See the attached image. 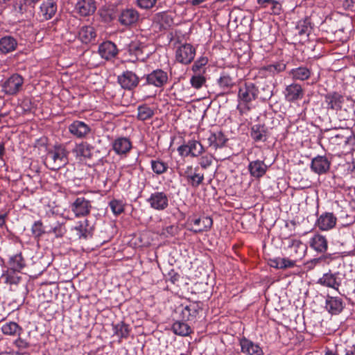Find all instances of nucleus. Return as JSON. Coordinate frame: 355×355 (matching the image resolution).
Returning <instances> with one entry per match:
<instances>
[{
    "mask_svg": "<svg viewBox=\"0 0 355 355\" xmlns=\"http://www.w3.org/2000/svg\"><path fill=\"white\" fill-rule=\"evenodd\" d=\"M74 230L76 231V234L80 239L87 237V230L83 227V224H80L79 225L76 226L74 227Z\"/></svg>",
    "mask_w": 355,
    "mask_h": 355,
    "instance_id": "nucleus-58",
    "label": "nucleus"
},
{
    "mask_svg": "<svg viewBox=\"0 0 355 355\" xmlns=\"http://www.w3.org/2000/svg\"><path fill=\"white\" fill-rule=\"evenodd\" d=\"M91 208V202L85 197H78L71 205V209L76 217L88 215Z\"/></svg>",
    "mask_w": 355,
    "mask_h": 355,
    "instance_id": "nucleus-10",
    "label": "nucleus"
},
{
    "mask_svg": "<svg viewBox=\"0 0 355 355\" xmlns=\"http://www.w3.org/2000/svg\"><path fill=\"white\" fill-rule=\"evenodd\" d=\"M24 83V78L20 75H12L2 84V91L8 95H15L18 93Z\"/></svg>",
    "mask_w": 355,
    "mask_h": 355,
    "instance_id": "nucleus-5",
    "label": "nucleus"
},
{
    "mask_svg": "<svg viewBox=\"0 0 355 355\" xmlns=\"http://www.w3.org/2000/svg\"><path fill=\"white\" fill-rule=\"evenodd\" d=\"M216 149L218 148H222L225 145V143L227 141V139L225 138V135L222 132H216Z\"/></svg>",
    "mask_w": 355,
    "mask_h": 355,
    "instance_id": "nucleus-56",
    "label": "nucleus"
},
{
    "mask_svg": "<svg viewBox=\"0 0 355 355\" xmlns=\"http://www.w3.org/2000/svg\"><path fill=\"white\" fill-rule=\"evenodd\" d=\"M241 347V352L248 355H263V352L262 349L257 345L254 344L251 340L243 338L240 340Z\"/></svg>",
    "mask_w": 355,
    "mask_h": 355,
    "instance_id": "nucleus-23",
    "label": "nucleus"
},
{
    "mask_svg": "<svg viewBox=\"0 0 355 355\" xmlns=\"http://www.w3.org/2000/svg\"><path fill=\"white\" fill-rule=\"evenodd\" d=\"M114 152L118 155H124L128 153L132 148V143L126 137H119L112 144Z\"/></svg>",
    "mask_w": 355,
    "mask_h": 355,
    "instance_id": "nucleus-25",
    "label": "nucleus"
},
{
    "mask_svg": "<svg viewBox=\"0 0 355 355\" xmlns=\"http://www.w3.org/2000/svg\"><path fill=\"white\" fill-rule=\"evenodd\" d=\"M304 96V91L300 85L292 83L288 85L285 89L286 99L289 102H294L302 99Z\"/></svg>",
    "mask_w": 355,
    "mask_h": 355,
    "instance_id": "nucleus-20",
    "label": "nucleus"
},
{
    "mask_svg": "<svg viewBox=\"0 0 355 355\" xmlns=\"http://www.w3.org/2000/svg\"><path fill=\"white\" fill-rule=\"evenodd\" d=\"M176 311L180 313V317L182 321H190L191 320L187 306H184L183 305H181L180 306L177 308Z\"/></svg>",
    "mask_w": 355,
    "mask_h": 355,
    "instance_id": "nucleus-55",
    "label": "nucleus"
},
{
    "mask_svg": "<svg viewBox=\"0 0 355 355\" xmlns=\"http://www.w3.org/2000/svg\"><path fill=\"white\" fill-rule=\"evenodd\" d=\"M68 153L61 145L54 146L46 155L44 163L52 171H57L64 166L68 162Z\"/></svg>",
    "mask_w": 355,
    "mask_h": 355,
    "instance_id": "nucleus-1",
    "label": "nucleus"
},
{
    "mask_svg": "<svg viewBox=\"0 0 355 355\" xmlns=\"http://www.w3.org/2000/svg\"><path fill=\"white\" fill-rule=\"evenodd\" d=\"M1 331L5 335L15 336L19 335L22 331V329L18 325L17 323L10 322L2 325Z\"/></svg>",
    "mask_w": 355,
    "mask_h": 355,
    "instance_id": "nucleus-38",
    "label": "nucleus"
},
{
    "mask_svg": "<svg viewBox=\"0 0 355 355\" xmlns=\"http://www.w3.org/2000/svg\"><path fill=\"white\" fill-rule=\"evenodd\" d=\"M353 135L352 131L349 128H342L338 133L332 134L329 140L334 145H346L349 142Z\"/></svg>",
    "mask_w": 355,
    "mask_h": 355,
    "instance_id": "nucleus-21",
    "label": "nucleus"
},
{
    "mask_svg": "<svg viewBox=\"0 0 355 355\" xmlns=\"http://www.w3.org/2000/svg\"><path fill=\"white\" fill-rule=\"evenodd\" d=\"M311 25V19L306 17L304 19L298 21L295 30L299 35H308L312 28Z\"/></svg>",
    "mask_w": 355,
    "mask_h": 355,
    "instance_id": "nucleus-39",
    "label": "nucleus"
},
{
    "mask_svg": "<svg viewBox=\"0 0 355 355\" xmlns=\"http://www.w3.org/2000/svg\"><path fill=\"white\" fill-rule=\"evenodd\" d=\"M344 96L336 92H329L324 97V102L328 110H340L344 103Z\"/></svg>",
    "mask_w": 355,
    "mask_h": 355,
    "instance_id": "nucleus-13",
    "label": "nucleus"
},
{
    "mask_svg": "<svg viewBox=\"0 0 355 355\" xmlns=\"http://www.w3.org/2000/svg\"><path fill=\"white\" fill-rule=\"evenodd\" d=\"M147 202L153 209L159 211L164 210L168 206V196L163 191L153 193L148 198Z\"/></svg>",
    "mask_w": 355,
    "mask_h": 355,
    "instance_id": "nucleus-11",
    "label": "nucleus"
},
{
    "mask_svg": "<svg viewBox=\"0 0 355 355\" xmlns=\"http://www.w3.org/2000/svg\"><path fill=\"white\" fill-rule=\"evenodd\" d=\"M214 157L211 154H206L202 155L198 161L199 166L202 169H207L209 168L213 163Z\"/></svg>",
    "mask_w": 355,
    "mask_h": 355,
    "instance_id": "nucleus-50",
    "label": "nucleus"
},
{
    "mask_svg": "<svg viewBox=\"0 0 355 355\" xmlns=\"http://www.w3.org/2000/svg\"><path fill=\"white\" fill-rule=\"evenodd\" d=\"M180 175L183 177L187 184L192 188H198L202 184L205 180L204 173L200 172V166H187L182 171L179 172Z\"/></svg>",
    "mask_w": 355,
    "mask_h": 355,
    "instance_id": "nucleus-4",
    "label": "nucleus"
},
{
    "mask_svg": "<svg viewBox=\"0 0 355 355\" xmlns=\"http://www.w3.org/2000/svg\"><path fill=\"white\" fill-rule=\"evenodd\" d=\"M93 146L87 142H81L77 144L73 149V152L77 156H81L86 158H90L92 157V150Z\"/></svg>",
    "mask_w": 355,
    "mask_h": 355,
    "instance_id": "nucleus-36",
    "label": "nucleus"
},
{
    "mask_svg": "<svg viewBox=\"0 0 355 355\" xmlns=\"http://www.w3.org/2000/svg\"><path fill=\"white\" fill-rule=\"evenodd\" d=\"M157 0H137V3L139 7L143 9L152 8L156 3Z\"/></svg>",
    "mask_w": 355,
    "mask_h": 355,
    "instance_id": "nucleus-54",
    "label": "nucleus"
},
{
    "mask_svg": "<svg viewBox=\"0 0 355 355\" xmlns=\"http://www.w3.org/2000/svg\"><path fill=\"white\" fill-rule=\"evenodd\" d=\"M98 53L103 58L110 60L118 54V49L114 42L106 41L100 44Z\"/></svg>",
    "mask_w": 355,
    "mask_h": 355,
    "instance_id": "nucleus-19",
    "label": "nucleus"
},
{
    "mask_svg": "<svg viewBox=\"0 0 355 355\" xmlns=\"http://www.w3.org/2000/svg\"><path fill=\"white\" fill-rule=\"evenodd\" d=\"M126 49L132 58L142 62L146 60L153 53L147 44L138 40H132L128 44Z\"/></svg>",
    "mask_w": 355,
    "mask_h": 355,
    "instance_id": "nucleus-2",
    "label": "nucleus"
},
{
    "mask_svg": "<svg viewBox=\"0 0 355 355\" xmlns=\"http://www.w3.org/2000/svg\"><path fill=\"white\" fill-rule=\"evenodd\" d=\"M196 49L190 44H184L176 50V60L184 64L191 63L194 59Z\"/></svg>",
    "mask_w": 355,
    "mask_h": 355,
    "instance_id": "nucleus-6",
    "label": "nucleus"
},
{
    "mask_svg": "<svg viewBox=\"0 0 355 355\" xmlns=\"http://www.w3.org/2000/svg\"><path fill=\"white\" fill-rule=\"evenodd\" d=\"M219 86L223 89L229 90L235 85L233 78L228 74H223L218 80Z\"/></svg>",
    "mask_w": 355,
    "mask_h": 355,
    "instance_id": "nucleus-46",
    "label": "nucleus"
},
{
    "mask_svg": "<svg viewBox=\"0 0 355 355\" xmlns=\"http://www.w3.org/2000/svg\"><path fill=\"white\" fill-rule=\"evenodd\" d=\"M118 82L123 88L132 89L137 86L139 78L132 71H126L118 76Z\"/></svg>",
    "mask_w": 355,
    "mask_h": 355,
    "instance_id": "nucleus-15",
    "label": "nucleus"
},
{
    "mask_svg": "<svg viewBox=\"0 0 355 355\" xmlns=\"http://www.w3.org/2000/svg\"><path fill=\"white\" fill-rule=\"evenodd\" d=\"M331 166V161L326 156L318 155L311 160V170L318 174L327 173Z\"/></svg>",
    "mask_w": 355,
    "mask_h": 355,
    "instance_id": "nucleus-12",
    "label": "nucleus"
},
{
    "mask_svg": "<svg viewBox=\"0 0 355 355\" xmlns=\"http://www.w3.org/2000/svg\"><path fill=\"white\" fill-rule=\"evenodd\" d=\"M78 37L83 43H90L94 41L96 37L95 28L91 26H83L79 31Z\"/></svg>",
    "mask_w": 355,
    "mask_h": 355,
    "instance_id": "nucleus-30",
    "label": "nucleus"
},
{
    "mask_svg": "<svg viewBox=\"0 0 355 355\" xmlns=\"http://www.w3.org/2000/svg\"><path fill=\"white\" fill-rule=\"evenodd\" d=\"M187 308L189 311L191 320H195L198 315L199 311L202 310V307L198 302H191L189 305H187Z\"/></svg>",
    "mask_w": 355,
    "mask_h": 355,
    "instance_id": "nucleus-48",
    "label": "nucleus"
},
{
    "mask_svg": "<svg viewBox=\"0 0 355 355\" xmlns=\"http://www.w3.org/2000/svg\"><path fill=\"white\" fill-rule=\"evenodd\" d=\"M42 15L46 20L51 19L57 11V4L54 0H46L40 6Z\"/></svg>",
    "mask_w": 355,
    "mask_h": 355,
    "instance_id": "nucleus-29",
    "label": "nucleus"
},
{
    "mask_svg": "<svg viewBox=\"0 0 355 355\" xmlns=\"http://www.w3.org/2000/svg\"><path fill=\"white\" fill-rule=\"evenodd\" d=\"M283 258H276L270 260V266L272 267L280 269V266H282Z\"/></svg>",
    "mask_w": 355,
    "mask_h": 355,
    "instance_id": "nucleus-61",
    "label": "nucleus"
},
{
    "mask_svg": "<svg viewBox=\"0 0 355 355\" xmlns=\"http://www.w3.org/2000/svg\"><path fill=\"white\" fill-rule=\"evenodd\" d=\"M31 232L35 239H39L44 234L46 233V231L43 227L42 221L37 220L32 225Z\"/></svg>",
    "mask_w": 355,
    "mask_h": 355,
    "instance_id": "nucleus-47",
    "label": "nucleus"
},
{
    "mask_svg": "<svg viewBox=\"0 0 355 355\" xmlns=\"http://www.w3.org/2000/svg\"><path fill=\"white\" fill-rule=\"evenodd\" d=\"M287 250L290 258L297 262V261L302 259L305 256L307 250V246L300 240L293 239L288 245Z\"/></svg>",
    "mask_w": 355,
    "mask_h": 355,
    "instance_id": "nucleus-7",
    "label": "nucleus"
},
{
    "mask_svg": "<svg viewBox=\"0 0 355 355\" xmlns=\"http://www.w3.org/2000/svg\"><path fill=\"white\" fill-rule=\"evenodd\" d=\"M39 1L40 0H24V2L25 5L32 6L35 4Z\"/></svg>",
    "mask_w": 355,
    "mask_h": 355,
    "instance_id": "nucleus-63",
    "label": "nucleus"
},
{
    "mask_svg": "<svg viewBox=\"0 0 355 355\" xmlns=\"http://www.w3.org/2000/svg\"><path fill=\"white\" fill-rule=\"evenodd\" d=\"M188 146V153H190V155L193 157L199 156L205 151L203 146L196 140H189Z\"/></svg>",
    "mask_w": 355,
    "mask_h": 355,
    "instance_id": "nucleus-40",
    "label": "nucleus"
},
{
    "mask_svg": "<svg viewBox=\"0 0 355 355\" xmlns=\"http://www.w3.org/2000/svg\"><path fill=\"white\" fill-rule=\"evenodd\" d=\"M250 135L255 141H265L268 137L267 128L264 125H254L251 128Z\"/></svg>",
    "mask_w": 355,
    "mask_h": 355,
    "instance_id": "nucleus-33",
    "label": "nucleus"
},
{
    "mask_svg": "<svg viewBox=\"0 0 355 355\" xmlns=\"http://www.w3.org/2000/svg\"><path fill=\"white\" fill-rule=\"evenodd\" d=\"M268 169V166L264 163V161L254 160L250 162L248 165V170L250 175L255 178H260L263 177Z\"/></svg>",
    "mask_w": 355,
    "mask_h": 355,
    "instance_id": "nucleus-24",
    "label": "nucleus"
},
{
    "mask_svg": "<svg viewBox=\"0 0 355 355\" xmlns=\"http://www.w3.org/2000/svg\"><path fill=\"white\" fill-rule=\"evenodd\" d=\"M310 246L314 250L320 253H324L328 249L327 239L320 234L314 235L310 240Z\"/></svg>",
    "mask_w": 355,
    "mask_h": 355,
    "instance_id": "nucleus-27",
    "label": "nucleus"
},
{
    "mask_svg": "<svg viewBox=\"0 0 355 355\" xmlns=\"http://www.w3.org/2000/svg\"><path fill=\"white\" fill-rule=\"evenodd\" d=\"M263 70L268 71L271 75L274 76L286 69V64L283 62H277L272 64L264 67Z\"/></svg>",
    "mask_w": 355,
    "mask_h": 355,
    "instance_id": "nucleus-45",
    "label": "nucleus"
},
{
    "mask_svg": "<svg viewBox=\"0 0 355 355\" xmlns=\"http://www.w3.org/2000/svg\"><path fill=\"white\" fill-rule=\"evenodd\" d=\"M139 17V12L133 8H127L121 10L118 21L124 26H129L135 24Z\"/></svg>",
    "mask_w": 355,
    "mask_h": 355,
    "instance_id": "nucleus-14",
    "label": "nucleus"
},
{
    "mask_svg": "<svg viewBox=\"0 0 355 355\" xmlns=\"http://www.w3.org/2000/svg\"><path fill=\"white\" fill-rule=\"evenodd\" d=\"M172 330L176 335L181 336H187L191 333V327L184 321H175L173 326Z\"/></svg>",
    "mask_w": 355,
    "mask_h": 355,
    "instance_id": "nucleus-35",
    "label": "nucleus"
},
{
    "mask_svg": "<svg viewBox=\"0 0 355 355\" xmlns=\"http://www.w3.org/2000/svg\"><path fill=\"white\" fill-rule=\"evenodd\" d=\"M115 334L120 338H127L130 334V329L128 324L121 322L114 326Z\"/></svg>",
    "mask_w": 355,
    "mask_h": 355,
    "instance_id": "nucleus-42",
    "label": "nucleus"
},
{
    "mask_svg": "<svg viewBox=\"0 0 355 355\" xmlns=\"http://www.w3.org/2000/svg\"><path fill=\"white\" fill-rule=\"evenodd\" d=\"M318 283L322 286L332 288L338 291L340 284L337 282L336 275L331 272L325 273L320 277Z\"/></svg>",
    "mask_w": 355,
    "mask_h": 355,
    "instance_id": "nucleus-32",
    "label": "nucleus"
},
{
    "mask_svg": "<svg viewBox=\"0 0 355 355\" xmlns=\"http://www.w3.org/2000/svg\"><path fill=\"white\" fill-rule=\"evenodd\" d=\"M150 164L152 170L157 175L164 173L168 168V164L160 159L151 160Z\"/></svg>",
    "mask_w": 355,
    "mask_h": 355,
    "instance_id": "nucleus-44",
    "label": "nucleus"
},
{
    "mask_svg": "<svg viewBox=\"0 0 355 355\" xmlns=\"http://www.w3.org/2000/svg\"><path fill=\"white\" fill-rule=\"evenodd\" d=\"M15 344L17 347L21 349H26L29 347V343L21 338L17 339L15 341Z\"/></svg>",
    "mask_w": 355,
    "mask_h": 355,
    "instance_id": "nucleus-59",
    "label": "nucleus"
},
{
    "mask_svg": "<svg viewBox=\"0 0 355 355\" xmlns=\"http://www.w3.org/2000/svg\"><path fill=\"white\" fill-rule=\"evenodd\" d=\"M76 9L80 15L89 16L94 13L96 3L94 0H80L76 5Z\"/></svg>",
    "mask_w": 355,
    "mask_h": 355,
    "instance_id": "nucleus-22",
    "label": "nucleus"
},
{
    "mask_svg": "<svg viewBox=\"0 0 355 355\" xmlns=\"http://www.w3.org/2000/svg\"><path fill=\"white\" fill-rule=\"evenodd\" d=\"M206 83L205 78L200 75V73L198 75L193 76L190 79V83L193 87L195 89H200L202 86Z\"/></svg>",
    "mask_w": 355,
    "mask_h": 355,
    "instance_id": "nucleus-49",
    "label": "nucleus"
},
{
    "mask_svg": "<svg viewBox=\"0 0 355 355\" xmlns=\"http://www.w3.org/2000/svg\"><path fill=\"white\" fill-rule=\"evenodd\" d=\"M155 21L164 28L171 26L173 24V18L165 12L157 13L155 15Z\"/></svg>",
    "mask_w": 355,
    "mask_h": 355,
    "instance_id": "nucleus-43",
    "label": "nucleus"
},
{
    "mask_svg": "<svg viewBox=\"0 0 355 355\" xmlns=\"http://www.w3.org/2000/svg\"><path fill=\"white\" fill-rule=\"evenodd\" d=\"M337 218L333 213L326 212L317 220V226L320 230L326 231L332 229L336 224Z\"/></svg>",
    "mask_w": 355,
    "mask_h": 355,
    "instance_id": "nucleus-18",
    "label": "nucleus"
},
{
    "mask_svg": "<svg viewBox=\"0 0 355 355\" xmlns=\"http://www.w3.org/2000/svg\"><path fill=\"white\" fill-rule=\"evenodd\" d=\"M216 135L215 133H211L208 138V143L209 146L213 147L216 149Z\"/></svg>",
    "mask_w": 355,
    "mask_h": 355,
    "instance_id": "nucleus-62",
    "label": "nucleus"
},
{
    "mask_svg": "<svg viewBox=\"0 0 355 355\" xmlns=\"http://www.w3.org/2000/svg\"><path fill=\"white\" fill-rule=\"evenodd\" d=\"M3 277L5 279V283L10 285L18 284L21 280V277L16 276L14 271L12 273L4 274Z\"/></svg>",
    "mask_w": 355,
    "mask_h": 355,
    "instance_id": "nucleus-52",
    "label": "nucleus"
},
{
    "mask_svg": "<svg viewBox=\"0 0 355 355\" xmlns=\"http://www.w3.org/2000/svg\"><path fill=\"white\" fill-rule=\"evenodd\" d=\"M17 47V40L10 35H6L0 39V52L7 54L14 51Z\"/></svg>",
    "mask_w": 355,
    "mask_h": 355,
    "instance_id": "nucleus-26",
    "label": "nucleus"
},
{
    "mask_svg": "<svg viewBox=\"0 0 355 355\" xmlns=\"http://www.w3.org/2000/svg\"><path fill=\"white\" fill-rule=\"evenodd\" d=\"M260 8L268 9V12L273 15H279L282 11V4L277 0H257Z\"/></svg>",
    "mask_w": 355,
    "mask_h": 355,
    "instance_id": "nucleus-28",
    "label": "nucleus"
},
{
    "mask_svg": "<svg viewBox=\"0 0 355 355\" xmlns=\"http://www.w3.org/2000/svg\"><path fill=\"white\" fill-rule=\"evenodd\" d=\"M8 265L14 272H19L25 266V261L21 253L16 254L10 257Z\"/></svg>",
    "mask_w": 355,
    "mask_h": 355,
    "instance_id": "nucleus-37",
    "label": "nucleus"
},
{
    "mask_svg": "<svg viewBox=\"0 0 355 355\" xmlns=\"http://www.w3.org/2000/svg\"><path fill=\"white\" fill-rule=\"evenodd\" d=\"M188 150H189L188 143L187 144L181 145L178 148V151L179 154L182 156L190 155V153H188Z\"/></svg>",
    "mask_w": 355,
    "mask_h": 355,
    "instance_id": "nucleus-60",
    "label": "nucleus"
},
{
    "mask_svg": "<svg viewBox=\"0 0 355 355\" xmlns=\"http://www.w3.org/2000/svg\"><path fill=\"white\" fill-rule=\"evenodd\" d=\"M69 131L77 138H85L91 132V128L83 121H74L69 125Z\"/></svg>",
    "mask_w": 355,
    "mask_h": 355,
    "instance_id": "nucleus-17",
    "label": "nucleus"
},
{
    "mask_svg": "<svg viewBox=\"0 0 355 355\" xmlns=\"http://www.w3.org/2000/svg\"><path fill=\"white\" fill-rule=\"evenodd\" d=\"M49 230L46 231L47 234H53L55 237H62L67 232L64 223L59 221L50 222L48 225Z\"/></svg>",
    "mask_w": 355,
    "mask_h": 355,
    "instance_id": "nucleus-34",
    "label": "nucleus"
},
{
    "mask_svg": "<svg viewBox=\"0 0 355 355\" xmlns=\"http://www.w3.org/2000/svg\"><path fill=\"white\" fill-rule=\"evenodd\" d=\"M311 70L306 67H299L293 69L289 72V75L292 79L300 81L308 80L311 77Z\"/></svg>",
    "mask_w": 355,
    "mask_h": 355,
    "instance_id": "nucleus-31",
    "label": "nucleus"
},
{
    "mask_svg": "<svg viewBox=\"0 0 355 355\" xmlns=\"http://www.w3.org/2000/svg\"><path fill=\"white\" fill-rule=\"evenodd\" d=\"M146 79L147 84L157 87H162L168 83V76L167 72L157 69L147 74Z\"/></svg>",
    "mask_w": 355,
    "mask_h": 355,
    "instance_id": "nucleus-9",
    "label": "nucleus"
},
{
    "mask_svg": "<svg viewBox=\"0 0 355 355\" xmlns=\"http://www.w3.org/2000/svg\"><path fill=\"white\" fill-rule=\"evenodd\" d=\"M26 5L21 3L19 6V12L20 13H24V12L26 11Z\"/></svg>",
    "mask_w": 355,
    "mask_h": 355,
    "instance_id": "nucleus-64",
    "label": "nucleus"
},
{
    "mask_svg": "<svg viewBox=\"0 0 355 355\" xmlns=\"http://www.w3.org/2000/svg\"><path fill=\"white\" fill-rule=\"evenodd\" d=\"M326 310L331 315H338L344 309L343 301L338 297L327 296L325 302Z\"/></svg>",
    "mask_w": 355,
    "mask_h": 355,
    "instance_id": "nucleus-16",
    "label": "nucleus"
},
{
    "mask_svg": "<svg viewBox=\"0 0 355 355\" xmlns=\"http://www.w3.org/2000/svg\"><path fill=\"white\" fill-rule=\"evenodd\" d=\"M137 119L140 121H146L154 116V110L147 105H139L137 108Z\"/></svg>",
    "mask_w": 355,
    "mask_h": 355,
    "instance_id": "nucleus-41",
    "label": "nucleus"
},
{
    "mask_svg": "<svg viewBox=\"0 0 355 355\" xmlns=\"http://www.w3.org/2000/svg\"><path fill=\"white\" fill-rule=\"evenodd\" d=\"M110 207L116 215H119L123 211V205L121 201L113 200L110 202Z\"/></svg>",
    "mask_w": 355,
    "mask_h": 355,
    "instance_id": "nucleus-51",
    "label": "nucleus"
},
{
    "mask_svg": "<svg viewBox=\"0 0 355 355\" xmlns=\"http://www.w3.org/2000/svg\"><path fill=\"white\" fill-rule=\"evenodd\" d=\"M208 62V59L206 57H200L198 59L192 66V70L195 73L200 72L201 69L205 66Z\"/></svg>",
    "mask_w": 355,
    "mask_h": 355,
    "instance_id": "nucleus-53",
    "label": "nucleus"
},
{
    "mask_svg": "<svg viewBox=\"0 0 355 355\" xmlns=\"http://www.w3.org/2000/svg\"><path fill=\"white\" fill-rule=\"evenodd\" d=\"M282 263H283L282 266H280V269H286L294 267L295 266L296 261L291 258H283Z\"/></svg>",
    "mask_w": 355,
    "mask_h": 355,
    "instance_id": "nucleus-57",
    "label": "nucleus"
},
{
    "mask_svg": "<svg viewBox=\"0 0 355 355\" xmlns=\"http://www.w3.org/2000/svg\"><path fill=\"white\" fill-rule=\"evenodd\" d=\"M188 223L194 225L190 230L195 233H198L208 231L212 226L213 220L209 216L196 217L194 216L189 217Z\"/></svg>",
    "mask_w": 355,
    "mask_h": 355,
    "instance_id": "nucleus-8",
    "label": "nucleus"
},
{
    "mask_svg": "<svg viewBox=\"0 0 355 355\" xmlns=\"http://www.w3.org/2000/svg\"><path fill=\"white\" fill-rule=\"evenodd\" d=\"M258 94V88L252 83H245L239 88L238 99L240 103L237 106V109L239 110L241 113H242L243 111L240 109V105L244 104L248 106L249 103L257 99Z\"/></svg>",
    "mask_w": 355,
    "mask_h": 355,
    "instance_id": "nucleus-3",
    "label": "nucleus"
}]
</instances>
